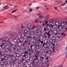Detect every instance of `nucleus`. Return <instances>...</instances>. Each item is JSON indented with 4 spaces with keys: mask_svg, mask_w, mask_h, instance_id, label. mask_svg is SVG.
I'll list each match as a JSON object with an SVG mask.
<instances>
[{
    "mask_svg": "<svg viewBox=\"0 0 67 67\" xmlns=\"http://www.w3.org/2000/svg\"><path fill=\"white\" fill-rule=\"evenodd\" d=\"M28 57V55L26 54H25L24 57H23L21 59V62H23L24 60H26V58Z\"/></svg>",
    "mask_w": 67,
    "mask_h": 67,
    "instance_id": "1",
    "label": "nucleus"
},
{
    "mask_svg": "<svg viewBox=\"0 0 67 67\" xmlns=\"http://www.w3.org/2000/svg\"><path fill=\"white\" fill-rule=\"evenodd\" d=\"M15 63V60H13V61H11V62L9 61V63L10 65H12V64H13V66H16H16H17V65H16V64Z\"/></svg>",
    "mask_w": 67,
    "mask_h": 67,
    "instance_id": "2",
    "label": "nucleus"
},
{
    "mask_svg": "<svg viewBox=\"0 0 67 67\" xmlns=\"http://www.w3.org/2000/svg\"><path fill=\"white\" fill-rule=\"evenodd\" d=\"M38 15L39 16L38 19L39 20H41V19H43L44 18V16L43 15L42 16V14H38Z\"/></svg>",
    "mask_w": 67,
    "mask_h": 67,
    "instance_id": "3",
    "label": "nucleus"
},
{
    "mask_svg": "<svg viewBox=\"0 0 67 67\" xmlns=\"http://www.w3.org/2000/svg\"><path fill=\"white\" fill-rule=\"evenodd\" d=\"M23 41H24V38L22 37L20 38V40H17L18 42H19L20 43L22 44V43H23Z\"/></svg>",
    "mask_w": 67,
    "mask_h": 67,
    "instance_id": "4",
    "label": "nucleus"
},
{
    "mask_svg": "<svg viewBox=\"0 0 67 67\" xmlns=\"http://www.w3.org/2000/svg\"><path fill=\"white\" fill-rule=\"evenodd\" d=\"M51 26L52 27H53L54 29H57V28L59 29L60 27V26H58V25H51Z\"/></svg>",
    "mask_w": 67,
    "mask_h": 67,
    "instance_id": "5",
    "label": "nucleus"
},
{
    "mask_svg": "<svg viewBox=\"0 0 67 67\" xmlns=\"http://www.w3.org/2000/svg\"><path fill=\"white\" fill-rule=\"evenodd\" d=\"M8 59V57H4L3 58H2V59L1 60V61H2V62L3 63V64H4V62L5 60H7V59Z\"/></svg>",
    "mask_w": 67,
    "mask_h": 67,
    "instance_id": "6",
    "label": "nucleus"
},
{
    "mask_svg": "<svg viewBox=\"0 0 67 67\" xmlns=\"http://www.w3.org/2000/svg\"><path fill=\"white\" fill-rule=\"evenodd\" d=\"M35 27V29H40L41 28V26H40L39 25H38L36 26H34L33 27H32L31 29V30L32 29H34Z\"/></svg>",
    "mask_w": 67,
    "mask_h": 67,
    "instance_id": "7",
    "label": "nucleus"
},
{
    "mask_svg": "<svg viewBox=\"0 0 67 67\" xmlns=\"http://www.w3.org/2000/svg\"><path fill=\"white\" fill-rule=\"evenodd\" d=\"M33 61H34V62H35V64H37L39 62V60H38L37 58L34 59Z\"/></svg>",
    "mask_w": 67,
    "mask_h": 67,
    "instance_id": "8",
    "label": "nucleus"
},
{
    "mask_svg": "<svg viewBox=\"0 0 67 67\" xmlns=\"http://www.w3.org/2000/svg\"><path fill=\"white\" fill-rule=\"evenodd\" d=\"M34 64H35L34 61H32L31 62V64L30 65V67H34Z\"/></svg>",
    "mask_w": 67,
    "mask_h": 67,
    "instance_id": "9",
    "label": "nucleus"
},
{
    "mask_svg": "<svg viewBox=\"0 0 67 67\" xmlns=\"http://www.w3.org/2000/svg\"><path fill=\"white\" fill-rule=\"evenodd\" d=\"M22 45V43H20L19 42H17L16 43V44L15 45V47H18L19 45L20 46Z\"/></svg>",
    "mask_w": 67,
    "mask_h": 67,
    "instance_id": "10",
    "label": "nucleus"
},
{
    "mask_svg": "<svg viewBox=\"0 0 67 67\" xmlns=\"http://www.w3.org/2000/svg\"><path fill=\"white\" fill-rule=\"evenodd\" d=\"M0 65L2 67H5V65L3 64V62H2L0 63Z\"/></svg>",
    "mask_w": 67,
    "mask_h": 67,
    "instance_id": "11",
    "label": "nucleus"
},
{
    "mask_svg": "<svg viewBox=\"0 0 67 67\" xmlns=\"http://www.w3.org/2000/svg\"><path fill=\"white\" fill-rule=\"evenodd\" d=\"M64 21L62 20L61 21V23L60 24V25H61V26H64Z\"/></svg>",
    "mask_w": 67,
    "mask_h": 67,
    "instance_id": "12",
    "label": "nucleus"
},
{
    "mask_svg": "<svg viewBox=\"0 0 67 67\" xmlns=\"http://www.w3.org/2000/svg\"><path fill=\"white\" fill-rule=\"evenodd\" d=\"M50 17V15L49 14L47 15L45 17V20H47L48 19H49V17Z\"/></svg>",
    "mask_w": 67,
    "mask_h": 67,
    "instance_id": "13",
    "label": "nucleus"
},
{
    "mask_svg": "<svg viewBox=\"0 0 67 67\" xmlns=\"http://www.w3.org/2000/svg\"><path fill=\"white\" fill-rule=\"evenodd\" d=\"M1 47H2V49H5V46L3 44H2L1 46Z\"/></svg>",
    "mask_w": 67,
    "mask_h": 67,
    "instance_id": "14",
    "label": "nucleus"
},
{
    "mask_svg": "<svg viewBox=\"0 0 67 67\" xmlns=\"http://www.w3.org/2000/svg\"><path fill=\"white\" fill-rule=\"evenodd\" d=\"M48 24V21H46V22L44 21L43 23V26H44L45 25H46V24Z\"/></svg>",
    "mask_w": 67,
    "mask_h": 67,
    "instance_id": "15",
    "label": "nucleus"
},
{
    "mask_svg": "<svg viewBox=\"0 0 67 67\" xmlns=\"http://www.w3.org/2000/svg\"><path fill=\"white\" fill-rule=\"evenodd\" d=\"M27 27L28 28H30L31 29L32 27V24H29L27 25Z\"/></svg>",
    "mask_w": 67,
    "mask_h": 67,
    "instance_id": "16",
    "label": "nucleus"
},
{
    "mask_svg": "<svg viewBox=\"0 0 67 67\" xmlns=\"http://www.w3.org/2000/svg\"><path fill=\"white\" fill-rule=\"evenodd\" d=\"M50 33V31L49 30L48 31V32L47 33V35L48 36V38H50L51 37V34H49V33Z\"/></svg>",
    "mask_w": 67,
    "mask_h": 67,
    "instance_id": "17",
    "label": "nucleus"
},
{
    "mask_svg": "<svg viewBox=\"0 0 67 67\" xmlns=\"http://www.w3.org/2000/svg\"><path fill=\"white\" fill-rule=\"evenodd\" d=\"M33 46L31 45V48H30L28 50V52H31V51H32V47Z\"/></svg>",
    "mask_w": 67,
    "mask_h": 67,
    "instance_id": "18",
    "label": "nucleus"
},
{
    "mask_svg": "<svg viewBox=\"0 0 67 67\" xmlns=\"http://www.w3.org/2000/svg\"><path fill=\"white\" fill-rule=\"evenodd\" d=\"M40 61H42L44 60V58L42 57H41L40 58Z\"/></svg>",
    "mask_w": 67,
    "mask_h": 67,
    "instance_id": "19",
    "label": "nucleus"
},
{
    "mask_svg": "<svg viewBox=\"0 0 67 67\" xmlns=\"http://www.w3.org/2000/svg\"><path fill=\"white\" fill-rule=\"evenodd\" d=\"M26 35L27 36V37H29V38H30L31 36V34L28 33L26 34Z\"/></svg>",
    "mask_w": 67,
    "mask_h": 67,
    "instance_id": "20",
    "label": "nucleus"
},
{
    "mask_svg": "<svg viewBox=\"0 0 67 67\" xmlns=\"http://www.w3.org/2000/svg\"><path fill=\"white\" fill-rule=\"evenodd\" d=\"M4 8H5V10H7V9H9V7H8V6H4Z\"/></svg>",
    "mask_w": 67,
    "mask_h": 67,
    "instance_id": "21",
    "label": "nucleus"
},
{
    "mask_svg": "<svg viewBox=\"0 0 67 67\" xmlns=\"http://www.w3.org/2000/svg\"><path fill=\"white\" fill-rule=\"evenodd\" d=\"M47 52V54H51V53H52V51L51 50H48Z\"/></svg>",
    "mask_w": 67,
    "mask_h": 67,
    "instance_id": "22",
    "label": "nucleus"
},
{
    "mask_svg": "<svg viewBox=\"0 0 67 67\" xmlns=\"http://www.w3.org/2000/svg\"><path fill=\"white\" fill-rule=\"evenodd\" d=\"M12 41L14 43H16L17 42V40L15 38L13 39L12 40Z\"/></svg>",
    "mask_w": 67,
    "mask_h": 67,
    "instance_id": "23",
    "label": "nucleus"
},
{
    "mask_svg": "<svg viewBox=\"0 0 67 67\" xmlns=\"http://www.w3.org/2000/svg\"><path fill=\"white\" fill-rule=\"evenodd\" d=\"M58 35L59 36H57V37L58 38H62V37H61V35L60 34H59Z\"/></svg>",
    "mask_w": 67,
    "mask_h": 67,
    "instance_id": "24",
    "label": "nucleus"
},
{
    "mask_svg": "<svg viewBox=\"0 0 67 67\" xmlns=\"http://www.w3.org/2000/svg\"><path fill=\"white\" fill-rule=\"evenodd\" d=\"M44 62L46 64H48V59L45 60Z\"/></svg>",
    "mask_w": 67,
    "mask_h": 67,
    "instance_id": "25",
    "label": "nucleus"
},
{
    "mask_svg": "<svg viewBox=\"0 0 67 67\" xmlns=\"http://www.w3.org/2000/svg\"><path fill=\"white\" fill-rule=\"evenodd\" d=\"M13 57H16V53H13Z\"/></svg>",
    "mask_w": 67,
    "mask_h": 67,
    "instance_id": "26",
    "label": "nucleus"
},
{
    "mask_svg": "<svg viewBox=\"0 0 67 67\" xmlns=\"http://www.w3.org/2000/svg\"><path fill=\"white\" fill-rule=\"evenodd\" d=\"M35 47L36 49H39L40 48V46L37 45H36L35 46Z\"/></svg>",
    "mask_w": 67,
    "mask_h": 67,
    "instance_id": "27",
    "label": "nucleus"
},
{
    "mask_svg": "<svg viewBox=\"0 0 67 67\" xmlns=\"http://www.w3.org/2000/svg\"><path fill=\"white\" fill-rule=\"evenodd\" d=\"M3 56H4V57H7V54L6 53H4L3 54Z\"/></svg>",
    "mask_w": 67,
    "mask_h": 67,
    "instance_id": "28",
    "label": "nucleus"
},
{
    "mask_svg": "<svg viewBox=\"0 0 67 67\" xmlns=\"http://www.w3.org/2000/svg\"><path fill=\"white\" fill-rule=\"evenodd\" d=\"M32 38L34 40H35V41L37 39V37L35 36H34L32 37Z\"/></svg>",
    "mask_w": 67,
    "mask_h": 67,
    "instance_id": "29",
    "label": "nucleus"
},
{
    "mask_svg": "<svg viewBox=\"0 0 67 67\" xmlns=\"http://www.w3.org/2000/svg\"><path fill=\"white\" fill-rule=\"evenodd\" d=\"M44 44H46V43L48 42V40L47 39H46L44 41Z\"/></svg>",
    "mask_w": 67,
    "mask_h": 67,
    "instance_id": "30",
    "label": "nucleus"
},
{
    "mask_svg": "<svg viewBox=\"0 0 67 67\" xmlns=\"http://www.w3.org/2000/svg\"><path fill=\"white\" fill-rule=\"evenodd\" d=\"M30 34H31V35H34L35 34V33L34 32V31H32L30 32Z\"/></svg>",
    "mask_w": 67,
    "mask_h": 67,
    "instance_id": "31",
    "label": "nucleus"
},
{
    "mask_svg": "<svg viewBox=\"0 0 67 67\" xmlns=\"http://www.w3.org/2000/svg\"><path fill=\"white\" fill-rule=\"evenodd\" d=\"M22 37L21 36V35L20 34H19L18 35V37L19 38H21Z\"/></svg>",
    "mask_w": 67,
    "mask_h": 67,
    "instance_id": "32",
    "label": "nucleus"
},
{
    "mask_svg": "<svg viewBox=\"0 0 67 67\" xmlns=\"http://www.w3.org/2000/svg\"><path fill=\"white\" fill-rule=\"evenodd\" d=\"M53 40L51 38H50L49 39V41L50 43H52L53 42Z\"/></svg>",
    "mask_w": 67,
    "mask_h": 67,
    "instance_id": "33",
    "label": "nucleus"
},
{
    "mask_svg": "<svg viewBox=\"0 0 67 67\" xmlns=\"http://www.w3.org/2000/svg\"><path fill=\"white\" fill-rule=\"evenodd\" d=\"M48 29L47 26H45V28L44 29V31H46V30Z\"/></svg>",
    "mask_w": 67,
    "mask_h": 67,
    "instance_id": "34",
    "label": "nucleus"
},
{
    "mask_svg": "<svg viewBox=\"0 0 67 67\" xmlns=\"http://www.w3.org/2000/svg\"><path fill=\"white\" fill-rule=\"evenodd\" d=\"M36 32L37 34H38L39 33V32H40V30L38 29H37L36 30Z\"/></svg>",
    "mask_w": 67,
    "mask_h": 67,
    "instance_id": "35",
    "label": "nucleus"
},
{
    "mask_svg": "<svg viewBox=\"0 0 67 67\" xmlns=\"http://www.w3.org/2000/svg\"><path fill=\"white\" fill-rule=\"evenodd\" d=\"M38 41L40 42L41 43V44H43V41H41V40L39 39L38 40Z\"/></svg>",
    "mask_w": 67,
    "mask_h": 67,
    "instance_id": "36",
    "label": "nucleus"
},
{
    "mask_svg": "<svg viewBox=\"0 0 67 67\" xmlns=\"http://www.w3.org/2000/svg\"><path fill=\"white\" fill-rule=\"evenodd\" d=\"M53 32L55 34H57L58 33V31L57 30H54V31Z\"/></svg>",
    "mask_w": 67,
    "mask_h": 67,
    "instance_id": "37",
    "label": "nucleus"
},
{
    "mask_svg": "<svg viewBox=\"0 0 67 67\" xmlns=\"http://www.w3.org/2000/svg\"><path fill=\"white\" fill-rule=\"evenodd\" d=\"M43 34V31L42 30H40V32L39 33L40 35H42Z\"/></svg>",
    "mask_w": 67,
    "mask_h": 67,
    "instance_id": "38",
    "label": "nucleus"
},
{
    "mask_svg": "<svg viewBox=\"0 0 67 67\" xmlns=\"http://www.w3.org/2000/svg\"><path fill=\"white\" fill-rule=\"evenodd\" d=\"M54 43H57V40H56V39H54V40H53V41H52Z\"/></svg>",
    "mask_w": 67,
    "mask_h": 67,
    "instance_id": "39",
    "label": "nucleus"
},
{
    "mask_svg": "<svg viewBox=\"0 0 67 67\" xmlns=\"http://www.w3.org/2000/svg\"><path fill=\"white\" fill-rule=\"evenodd\" d=\"M35 22V23H38V19H36Z\"/></svg>",
    "mask_w": 67,
    "mask_h": 67,
    "instance_id": "40",
    "label": "nucleus"
},
{
    "mask_svg": "<svg viewBox=\"0 0 67 67\" xmlns=\"http://www.w3.org/2000/svg\"><path fill=\"white\" fill-rule=\"evenodd\" d=\"M55 23V24H56V25H59V23H59V21H58V22Z\"/></svg>",
    "mask_w": 67,
    "mask_h": 67,
    "instance_id": "41",
    "label": "nucleus"
},
{
    "mask_svg": "<svg viewBox=\"0 0 67 67\" xmlns=\"http://www.w3.org/2000/svg\"><path fill=\"white\" fill-rule=\"evenodd\" d=\"M25 54V53H21V56H23V57H24Z\"/></svg>",
    "mask_w": 67,
    "mask_h": 67,
    "instance_id": "42",
    "label": "nucleus"
},
{
    "mask_svg": "<svg viewBox=\"0 0 67 67\" xmlns=\"http://www.w3.org/2000/svg\"><path fill=\"white\" fill-rule=\"evenodd\" d=\"M59 21V20H58V19H55L54 20V21L55 22V23H56V22H58Z\"/></svg>",
    "mask_w": 67,
    "mask_h": 67,
    "instance_id": "43",
    "label": "nucleus"
},
{
    "mask_svg": "<svg viewBox=\"0 0 67 67\" xmlns=\"http://www.w3.org/2000/svg\"><path fill=\"white\" fill-rule=\"evenodd\" d=\"M54 22V19H52L50 20V22H51V23H53Z\"/></svg>",
    "mask_w": 67,
    "mask_h": 67,
    "instance_id": "44",
    "label": "nucleus"
},
{
    "mask_svg": "<svg viewBox=\"0 0 67 67\" xmlns=\"http://www.w3.org/2000/svg\"><path fill=\"white\" fill-rule=\"evenodd\" d=\"M47 54V53L46 52H45L43 53V55H46Z\"/></svg>",
    "mask_w": 67,
    "mask_h": 67,
    "instance_id": "45",
    "label": "nucleus"
},
{
    "mask_svg": "<svg viewBox=\"0 0 67 67\" xmlns=\"http://www.w3.org/2000/svg\"><path fill=\"white\" fill-rule=\"evenodd\" d=\"M51 38H52V40H54L55 39V37H54V36H52Z\"/></svg>",
    "mask_w": 67,
    "mask_h": 67,
    "instance_id": "46",
    "label": "nucleus"
},
{
    "mask_svg": "<svg viewBox=\"0 0 67 67\" xmlns=\"http://www.w3.org/2000/svg\"><path fill=\"white\" fill-rule=\"evenodd\" d=\"M49 57H47V56H45V60H46V59H48V58H49Z\"/></svg>",
    "mask_w": 67,
    "mask_h": 67,
    "instance_id": "47",
    "label": "nucleus"
},
{
    "mask_svg": "<svg viewBox=\"0 0 67 67\" xmlns=\"http://www.w3.org/2000/svg\"><path fill=\"white\" fill-rule=\"evenodd\" d=\"M2 42L3 45H4V44H5V43L6 42V41L5 40H4Z\"/></svg>",
    "mask_w": 67,
    "mask_h": 67,
    "instance_id": "48",
    "label": "nucleus"
},
{
    "mask_svg": "<svg viewBox=\"0 0 67 67\" xmlns=\"http://www.w3.org/2000/svg\"><path fill=\"white\" fill-rule=\"evenodd\" d=\"M4 64L5 65H8V62H4Z\"/></svg>",
    "mask_w": 67,
    "mask_h": 67,
    "instance_id": "49",
    "label": "nucleus"
},
{
    "mask_svg": "<svg viewBox=\"0 0 67 67\" xmlns=\"http://www.w3.org/2000/svg\"><path fill=\"white\" fill-rule=\"evenodd\" d=\"M61 34H62V35L64 36H66V34H64V33H61Z\"/></svg>",
    "mask_w": 67,
    "mask_h": 67,
    "instance_id": "50",
    "label": "nucleus"
},
{
    "mask_svg": "<svg viewBox=\"0 0 67 67\" xmlns=\"http://www.w3.org/2000/svg\"><path fill=\"white\" fill-rule=\"evenodd\" d=\"M13 55L12 56V55H10L9 56V58H13Z\"/></svg>",
    "mask_w": 67,
    "mask_h": 67,
    "instance_id": "51",
    "label": "nucleus"
},
{
    "mask_svg": "<svg viewBox=\"0 0 67 67\" xmlns=\"http://www.w3.org/2000/svg\"><path fill=\"white\" fill-rule=\"evenodd\" d=\"M25 30H26L27 32H29V31H30V29L28 28H26V29Z\"/></svg>",
    "mask_w": 67,
    "mask_h": 67,
    "instance_id": "52",
    "label": "nucleus"
},
{
    "mask_svg": "<svg viewBox=\"0 0 67 67\" xmlns=\"http://www.w3.org/2000/svg\"><path fill=\"white\" fill-rule=\"evenodd\" d=\"M58 3H59H59H62V2H63V1H58Z\"/></svg>",
    "mask_w": 67,
    "mask_h": 67,
    "instance_id": "53",
    "label": "nucleus"
},
{
    "mask_svg": "<svg viewBox=\"0 0 67 67\" xmlns=\"http://www.w3.org/2000/svg\"><path fill=\"white\" fill-rule=\"evenodd\" d=\"M16 11V10H13L12 12H11V13H14V12H15Z\"/></svg>",
    "mask_w": 67,
    "mask_h": 67,
    "instance_id": "54",
    "label": "nucleus"
},
{
    "mask_svg": "<svg viewBox=\"0 0 67 67\" xmlns=\"http://www.w3.org/2000/svg\"><path fill=\"white\" fill-rule=\"evenodd\" d=\"M35 54L36 55V54H37L38 53H37V51L36 50H35Z\"/></svg>",
    "mask_w": 67,
    "mask_h": 67,
    "instance_id": "55",
    "label": "nucleus"
},
{
    "mask_svg": "<svg viewBox=\"0 0 67 67\" xmlns=\"http://www.w3.org/2000/svg\"><path fill=\"white\" fill-rule=\"evenodd\" d=\"M49 25H50L51 26V25H52L53 24V23L51 22H49Z\"/></svg>",
    "mask_w": 67,
    "mask_h": 67,
    "instance_id": "56",
    "label": "nucleus"
},
{
    "mask_svg": "<svg viewBox=\"0 0 67 67\" xmlns=\"http://www.w3.org/2000/svg\"><path fill=\"white\" fill-rule=\"evenodd\" d=\"M20 56V54L18 53L16 54V56H17V57H19V56Z\"/></svg>",
    "mask_w": 67,
    "mask_h": 67,
    "instance_id": "57",
    "label": "nucleus"
},
{
    "mask_svg": "<svg viewBox=\"0 0 67 67\" xmlns=\"http://www.w3.org/2000/svg\"><path fill=\"white\" fill-rule=\"evenodd\" d=\"M8 49L9 52V53H11V52H12V51H11V49L10 48H9Z\"/></svg>",
    "mask_w": 67,
    "mask_h": 67,
    "instance_id": "58",
    "label": "nucleus"
},
{
    "mask_svg": "<svg viewBox=\"0 0 67 67\" xmlns=\"http://www.w3.org/2000/svg\"><path fill=\"white\" fill-rule=\"evenodd\" d=\"M36 44L37 45H39L40 44V43L39 42H37Z\"/></svg>",
    "mask_w": 67,
    "mask_h": 67,
    "instance_id": "59",
    "label": "nucleus"
},
{
    "mask_svg": "<svg viewBox=\"0 0 67 67\" xmlns=\"http://www.w3.org/2000/svg\"><path fill=\"white\" fill-rule=\"evenodd\" d=\"M15 59L16 60H18V59H19V57H17L15 58Z\"/></svg>",
    "mask_w": 67,
    "mask_h": 67,
    "instance_id": "60",
    "label": "nucleus"
},
{
    "mask_svg": "<svg viewBox=\"0 0 67 67\" xmlns=\"http://www.w3.org/2000/svg\"><path fill=\"white\" fill-rule=\"evenodd\" d=\"M67 50L66 51L65 53V58H67Z\"/></svg>",
    "mask_w": 67,
    "mask_h": 67,
    "instance_id": "61",
    "label": "nucleus"
},
{
    "mask_svg": "<svg viewBox=\"0 0 67 67\" xmlns=\"http://www.w3.org/2000/svg\"><path fill=\"white\" fill-rule=\"evenodd\" d=\"M42 65L43 67H45V66H46V65H45V64H44V63H43L42 64Z\"/></svg>",
    "mask_w": 67,
    "mask_h": 67,
    "instance_id": "62",
    "label": "nucleus"
},
{
    "mask_svg": "<svg viewBox=\"0 0 67 67\" xmlns=\"http://www.w3.org/2000/svg\"><path fill=\"white\" fill-rule=\"evenodd\" d=\"M11 42V40L9 39H8L7 40V42H8V43H10Z\"/></svg>",
    "mask_w": 67,
    "mask_h": 67,
    "instance_id": "63",
    "label": "nucleus"
},
{
    "mask_svg": "<svg viewBox=\"0 0 67 67\" xmlns=\"http://www.w3.org/2000/svg\"><path fill=\"white\" fill-rule=\"evenodd\" d=\"M24 33H25V34H26V33H27V32L26 30H25L24 31Z\"/></svg>",
    "mask_w": 67,
    "mask_h": 67,
    "instance_id": "64",
    "label": "nucleus"
}]
</instances>
